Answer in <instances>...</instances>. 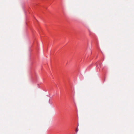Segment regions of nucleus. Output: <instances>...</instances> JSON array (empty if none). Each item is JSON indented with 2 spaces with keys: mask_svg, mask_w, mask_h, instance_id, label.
Listing matches in <instances>:
<instances>
[{
  "mask_svg": "<svg viewBox=\"0 0 134 134\" xmlns=\"http://www.w3.org/2000/svg\"><path fill=\"white\" fill-rule=\"evenodd\" d=\"M75 131H76V132L77 133V132L78 131V130H77V128L76 129Z\"/></svg>",
  "mask_w": 134,
  "mask_h": 134,
  "instance_id": "1",
  "label": "nucleus"
}]
</instances>
